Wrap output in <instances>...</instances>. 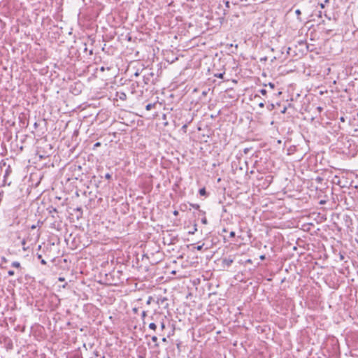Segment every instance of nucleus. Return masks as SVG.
Returning <instances> with one entry per match:
<instances>
[{
  "label": "nucleus",
  "mask_w": 358,
  "mask_h": 358,
  "mask_svg": "<svg viewBox=\"0 0 358 358\" xmlns=\"http://www.w3.org/2000/svg\"><path fill=\"white\" fill-rule=\"evenodd\" d=\"M156 303L159 305V308L162 310L169 308L168 299L165 296H159L157 297Z\"/></svg>",
  "instance_id": "f257e3e1"
},
{
  "label": "nucleus",
  "mask_w": 358,
  "mask_h": 358,
  "mask_svg": "<svg viewBox=\"0 0 358 358\" xmlns=\"http://www.w3.org/2000/svg\"><path fill=\"white\" fill-rule=\"evenodd\" d=\"M234 262V259L231 258H224L222 259V264L224 266H229Z\"/></svg>",
  "instance_id": "f03ea898"
},
{
  "label": "nucleus",
  "mask_w": 358,
  "mask_h": 358,
  "mask_svg": "<svg viewBox=\"0 0 358 358\" xmlns=\"http://www.w3.org/2000/svg\"><path fill=\"white\" fill-rule=\"evenodd\" d=\"M154 76V73L152 72L148 73V75H145L143 76V80L145 84L148 85L150 82V77H152Z\"/></svg>",
  "instance_id": "7ed1b4c3"
},
{
  "label": "nucleus",
  "mask_w": 358,
  "mask_h": 358,
  "mask_svg": "<svg viewBox=\"0 0 358 358\" xmlns=\"http://www.w3.org/2000/svg\"><path fill=\"white\" fill-rule=\"evenodd\" d=\"M11 172H12L11 167L10 166H8L7 169L5 171V174L3 176L4 180L11 173Z\"/></svg>",
  "instance_id": "20e7f679"
},
{
  "label": "nucleus",
  "mask_w": 358,
  "mask_h": 358,
  "mask_svg": "<svg viewBox=\"0 0 358 358\" xmlns=\"http://www.w3.org/2000/svg\"><path fill=\"white\" fill-rule=\"evenodd\" d=\"M11 266L16 268H19V269L22 268L20 263L17 261L13 262Z\"/></svg>",
  "instance_id": "39448f33"
},
{
  "label": "nucleus",
  "mask_w": 358,
  "mask_h": 358,
  "mask_svg": "<svg viewBox=\"0 0 358 358\" xmlns=\"http://www.w3.org/2000/svg\"><path fill=\"white\" fill-rule=\"evenodd\" d=\"M197 231V225L196 224H194L193 228H192V230L189 231V234H194L196 231Z\"/></svg>",
  "instance_id": "423d86ee"
},
{
  "label": "nucleus",
  "mask_w": 358,
  "mask_h": 358,
  "mask_svg": "<svg viewBox=\"0 0 358 358\" xmlns=\"http://www.w3.org/2000/svg\"><path fill=\"white\" fill-rule=\"evenodd\" d=\"M156 103H148V105H146L145 106V109L147 110H150L152 108H155Z\"/></svg>",
  "instance_id": "0eeeda50"
},
{
  "label": "nucleus",
  "mask_w": 358,
  "mask_h": 358,
  "mask_svg": "<svg viewBox=\"0 0 358 358\" xmlns=\"http://www.w3.org/2000/svg\"><path fill=\"white\" fill-rule=\"evenodd\" d=\"M199 192L201 196H206L207 195V192H206L205 188L200 189Z\"/></svg>",
  "instance_id": "6e6552de"
},
{
  "label": "nucleus",
  "mask_w": 358,
  "mask_h": 358,
  "mask_svg": "<svg viewBox=\"0 0 358 358\" xmlns=\"http://www.w3.org/2000/svg\"><path fill=\"white\" fill-rule=\"evenodd\" d=\"M37 257L38 259H41V263L43 265H45L47 263H46V261L44 260L43 258H42V255H39L38 254L37 255Z\"/></svg>",
  "instance_id": "1a4fd4ad"
},
{
  "label": "nucleus",
  "mask_w": 358,
  "mask_h": 358,
  "mask_svg": "<svg viewBox=\"0 0 358 358\" xmlns=\"http://www.w3.org/2000/svg\"><path fill=\"white\" fill-rule=\"evenodd\" d=\"M149 328L152 330L155 331L157 329V325L154 322H152L149 324Z\"/></svg>",
  "instance_id": "9d476101"
},
{
  "label": "nucleus",
  "mask_w": 358,
  "mask_h": 358,
  "mask_svg": "<svg viewBox=\"0 0 358 358\" xmlns=\"http://www.w3.org/2000/svg\"><path fill=\"white\" fill-rule=\"evenodd\" d=\"M329 0H324V3H319V5H320L321 8H324L325 4L329 3Z\"/></svg>",
  "instance_id": "9b49d317"
},
{
  "label": "nucleus",
  "mask_w": 358,
  "mask_h": 358,
  "mask_svg": "<svg viewBox=\"0 0 358 358\" xmlns=\"http://www.w3.org/2000/svg\"><path fill=\"white\" fill-rule=\"evenodd\" d=\"M264 86H268L271 90H273L275 88V84L272 83H269L268 85H264Z\"/></svg>",
  "instance_id": "f8f14e48"
},
{
  "label": "nucleus",
  "mask_w": 358,
  "mask_h": 358,
  "mask_svg": "<svg viewBox=\"0 0 358 358\" xmlns=\"http://www.w3.org/2000/svg\"><path fill=\"white\" fill-rule=\"evenodd\" d=\"M259 92L263 95V96H266L268 91L266 90V89H262L259 90Z\"/></svg>",
  "instance_id": "ddd939ff"
},
{
  "label": "nucleus",
  "mask_w": 358,
  "mask_h": 358,
  "mask_svg": "<svg viewBox=\"0 0 358 358\" xmlns=\"http://www.w3.org/2000/svg\"><path fill=\"white\" fill-rule=\"evenodd\" d=\"M224 75V73H220L215 74V76L219 78H223V76Z\"/></svg>",
  "instance_id": "4468645a"
},
{
  "label": "nucleus",
  "mask_w": 358,
  "mask_h": 358,
  "mask_svg": "<svg viewBox=\"0 0 358 358\" xmlns=\"http://www.w3.org/2000/svg\"><path fill=\"white\" fill-rule=\"evenodd\" d=\"M201 222L203 224H208L207 218L205 216L201 219Z\"/></svg>",
  "instance_id": "2eb2a0df"
},
{
  "label": "nucleus",
  "mask_w": 358,
  "mask_h": 358,
  "mask_svg": "<svg viewBox=\"0 0 358 358\" xmlns=\"http://www.w3.org/2000/svg\"><path fill=\"white\" fill-rule=\"evenodd\" d=\"M50 213H57V210L55 208H51V209L49 210Z\"/></svg>",
  "instance_id": "dca6fc26"
},
{
  "label": "nucleus",
  "mask_w": 358,
  "mask_h": 358,
  "mask_svg": "<svg viewBox=\"0 0 358 358\" xmlns=\"http://www.w3.org/2000/svg\"><path fill=\"white\" fill-rule=\"evenodd\" d=\"M101 145V143L100 142H96L94 145V148L93 149H95L97 147H100Z\"/></svg>",
  "instance_id": "f3484780"
},
{
  "label": "nucleus",
  "mask_w": 358,
  "mask_h": 358,
  "mask_svg": "<svg viewBox=\"0 0 358 358\" xmlns=\"http://www.w3.org/2000/svg\"><path fill=\"white\" fill-rule=\"evenodd\" d=\"M204 244L203 243L202 245H198L196 249L199 251L201 250L203 247Z\"/></svg>",
  "instance_id": "a211bd4d"
},
{
  "label": "nucleus",
  "mask_w": 358,
  "mask_h": 358,
  "mask_svg": "<svg viewBox=\"0 0 358 358\" xmlns=\"http://www.w3.org/2000/svg\"><path fill=\"white\" fill-rule=\"evenodd\" d=\"M187 125L185 124H184L182 127V130L184 131V132H186L187 131Z\"/></svg>",
  "instance_id": "6ab92c4d"
},
{
  "label": "nucleus",
  "mask_w": 358,
  "mask_h": 358,
  "mask_svg": "<svg viewBox=\"0 0 358 358\" xmlns=\"http://www.w3.org/2000/svg\"><path fill=\"white\" fill-rule=\"evenodd\" d=\"M8 274L9 276H13V275H14L15 272L13 271H12V270H10V271H8Z\"/></svg>",
  "instance_id": "aec40b11"
},
{
  "label": "nucleus",
  "mask_w": 358,
  "mask_h": 358,
  "mask_svg": "<svg viewBox=\"0 0 358 358\" xmlns=\"http://www.w3.org/2000/svg\"><path fill=\"white\" fill-rule=\"evenodd\" d=\"M146 315H147V313H146V311H143V312H142V314H141V317H142L143 320H144V318L146 317Z\"/></svg>",
  "instance_id": "412c9836"
},
{
  "label": "nucleus",
  "mask_w": 358,
  "mask_h": 358,
  "mask_svg": "<svg viewBox=\"0 0 358 358\" xmlns=\"http://www.w3.org/2000/svg\"><path fill=\"white\" fill-rule=\"evenodd\" d=\"M151 339H152V342H154V343H157V341L158 340V338L156 336H153Z\"/></svg>",
  "instance_id": "4be33fe9"
},
{
  "label": "nucleus",
  "mask_w": 358,
  "mask_h": 358,
  "mask_svg": "<svg viewBox=\"0 0 358 358\" xmlns=\"http://www.w3.org/2000/svg\"><path fill=\"white\" fill-rule=\"evenodd\" d=\"M120 99H122V100L125 99H126V94L124 93H122L121 96H120Z\"/></svg>",
  "instance_id": "5701e85b"
},
{
  "label": "nucleus",
  "mask_w": 358,
  "mask_h": 358,
  "mask_svg": "<svg viewBox=\"0 0 358 358\" xmlns=\"http://www.w3.org/2000/svg\"><path fill=\"white\" fill-rule=\"evenodd\" d=\"M152 299H152V296H149V297H148V301H147V304H148V305L150 304V303H151V301H152Z\"/></svg>",
  "instance_id": "b1692460"
},
{
  "label": "nucleus",
  "mask_w": 358,
  "mask_h": 358,
  "mask_svg": "<svg viewBox=\"0 0 358 358\" xmlns=\"http://www.w3.org/2000/svg\"><path fill=\"white\" fill-rule=\"evenodd\" d=\"M105 178L107 180H110L111 178V175L110 173H106L105 175Z\"/></svg>",
  "instance_id": "393cba45"
},
{
  "label": "nucleus",
  "mask_w": 358,
  "mask_h": 358,
  "mask_svg": "<svg viewBox=\"0 0 358 358\" xmlns=\"http://www.w3.org/2000/svg\"><path fill=\"white\" fill-rule=\"evenodd\" d=\"M160 326H161L162 330H164L166 328V326H165V324H164V322H161V325Z\"/></svg>",
  "instance_id": "a878e982"
},
{
  "label": "nucleus",
  "mask_w": 358,
  "mask_h": 358,
  "mask_svg": "<svg viewBox=\"0 0 358 358\" xmlns=\"http://www.w3.org/2000/svg\"><path fill=\"white\" fill-rule=\"evenodd\" d=\"M235 235H236V234H235V232H234V231H231V232H230V234H229V236H230L231 238H234V237H235Z\"/></svg>",
  "instance_id": "bb28decb"
},
{
  "label": "nucleus",
  "mask_w": 358,
  "mask_h": 358,
  "mask_svg": "<svg viewBox=\"0 0 358 358\" xmlns=\"http://www.w3.org/2000/svg\"><path fill=\"white\" fill-rule=\"evenodd\" d=\"M295 13L297 15H300L301 14V12L299 9H297L295 11Z\"/></svg>",
  "instance_id": "cd10ccee"
},
{
  "label": "nucleus",
  "mask_w": 358,
  "mask_h": 358,
  "mask_svg": "<svg viewBox=\"0 0 358 358\" xmlns=\"http://www.w3.org/2000/svg\"><path fill=\"white\" fill-rule=\"evenodd\" d=\"M259 106L260 108H264V103L263 102H260V103H259Z\"/></svg>",
  "instance_id": "c85d7f7f"
},
{
  "label": "nucleus",
  "mask_w": 358,
  "mask_h": 358,
  "mask_svg": "<svg viewBox=\"0 0 358 358\" xmlns=\"http://www.w3.org/2000/svg\"><path fill=\"white\" fill-rule=\"evenodd\" d=\"M58 280H59V281H60V282H63V281H64V280H65L64 278H63V277H59Z\"/></svg>",
  "instance_id": "c756f323"
},
{
  "label": "nucleus",
  "mask_w": 358,
  "mask_h": 358,
  "mask_svg": "<svg viewBox=\"0 0 358 358\" xmlns=\"http://www.w3.org/2000/svg\"><path fill=\"white\" fill-rule=\"evenodd\" d=\"M226 7L229 8V1L226 2Z\"/></svg>",
  "instance_id": "7c9ffc66"
},
{
  "label": "nucleus",
  "mask_w": 358,
  "mask_h": 358,
  "mask_svg": "<svg viewBox=\"0 0 358 358\" xmlns=\"http://www.w3.org/2000/svg\"><path fill=\"white\" fill-rule=\"evenodd\" d=\"M202 94H203V96H206V95L207 94V91H203V92H202Z\"/></svg>",
  "instance_id": "2f4dec72"
},
{
  "label": "nucleus",
  "mask_w": 358,
  "mask_h": 358,
  "mask_svg": "<svg viewBox=\"0 0 358 358\" xmlns=\"http://www.w3.org/2000/svg\"><path fill=\"white\" fill-rule=\"evenodd\" d=\"M193 206L195 208H199V206L198 204L194 205Z\"/></svg>",
  "instance_id": "473e14b6"
},
{
  "label": "nucleus",
  "mask_w": 358,
  "mask_h": 358,
  "mask_svg": "<svg viewBox=\"0 0 358 358\" xmlns=\"http://www.w3.org/2000/svg\"><path fill=\"white\" fill-rule=\"evenodd\" d=\"M100 71H105V68L103 66L101 67Z\"/></svg>",
  "instance_id": "72a5a7b5"
},
{
  "label": "nucleus",
  "mask_w": 358,
  "mask_h": 358,
  "mask_svg": "<svg viewBox=\"0 0 358 358\" xmlns=\"http://www.w3.org/2000/svg\"><path fill=\"white\" fill-rule=\"evenodd\" d=\"M166 341H167L166 338L164 337V338H162V342H164V343H165V342H166Z\"/></svg>",
  "instance_id": "f704fd0d"
},
{
  "label": "nucleus",
  "mask_w": 358,
  "mask_h": 358,
  "mask_svg": "<svg viewBox=\"0 0 358 358\" xmlns=\"http://www.w3.org/2000/svg\"><path fill=\"white\" fill-rule=\"evenodd\" d=\"M173 214H174L175 215H177L178 214V212L177 210H175V211L173 212Z\"/></svg>",
  "instance_id": "c9c22d12"
},
{
  "label": "nucleus",
  "mask_w": 358,
  "mask_h": 358,
  "mask_svg": "<svg viewBox=\"0 0 358 358\" xmlns=\"http://www.w3.org/2000/svg\"><path fill=\"white\" fill-rule=\"evenodd\" d=\"M84 45H85V49H84V50H85V51H87V47H86V46H87V45H86V43H85V44H84Z\"/></svg>",
  "instance_id": "e433bc0d"
},
{
  "label": "nucleus",
  "mask_w": 358,
  "mask_h": 358,
  "mask_svg": "<svg viewBox=\"0 0 358 358\" xmlns=\"http://www.w3.org/2000/svg\"><path fill=\"white\" fill-rule=\"evenodd\" d=\"M286 111V108H285L282 110V113H285Z\"/></svg>",
  "instance_id": "4c0bfd02"
},
{
  "label": "nucleus",
  "mask_w": 358,
  "mask_h": 358,
  "mask_svg": "<svg viewBox=\"0 0 358 358\" xmlns=\"http://www.w3.org/2000/svg\"><path fill=\"white\" fill-rule=\"evenodd\" d=\"M341 122H344V121H345L344 117H341Z\"/></svg>",
  "instance_id": "58836bf2"
},
{
  "label": "nucleus",
  "mask_w": 358,
  "mask_h": 358,
  "mask_svg": "<svg viewBox=\"0 0 358 358\" xmlns=\"http://www.w3.org/2000/svg\"><path fill=\"white\" fill-rule=\"evenodd\" d=\"M25 243H26L25 240H23V241H22V245H24V244H25Z\"/></svg>",
  "instance_id": "ea45409f"
},
{
  "label": "nucleus",
  "mask_w": 358,
  "mask_h": 358,
  "mask_svg": "<svg viewBox=\"0 0 358 358\" xmlns=\"http://www.w3.org/2000/svg\"><path fill=\"white\" fill-rule=\"evenodd\" d=\"M133 310H134V313H136V312H137V308H134L133 309Z\"/></svg>",
  "instance_id": "a19ab883"
},
{
  "label": "nucleus",
  "mask_w": 358,
  "mask_h": 358,
  "mask_svg": "<svg viewBox=\"0 0 358 358\" xmlns=\"http://www.w3.org/2000/svg\"><path fill=\"white\" fill-rule=\"evenodd\" d=\"M289 50H290V48H288V49H287V53H288V54H289Z\"/></svg>",
  "instance_id": "79ce46f5"
},
{
  "label": "nucleus",
  "mask_w": 358,
  "mask_h": 358,
  "mask_svg": "<svg viewBox=\"0 0 358 358\" xmlns=\"http://www.w3.org/2000/svg\"><path fill=\"white\" fill-rule=\"evenodd\" d=\"M261 60H266V57L262 58Z\"/></svg>",
  "instance_id": "37998d69"
},
{
  "label": "nucleus",
  "mask_w": 358,
  "mask_h": 358,
  "mask_svg": "<svg viewBox=\"0 0 358 358\" xmlns=\"http://www.w3.org/2000/svg\"><path fill=\"white\" fill-rule=\"evenodd\" d=\"M261 259H264V255L261 256Z\"/></svg>",
  "instance_id": "c03bdc74"
},
{
  "label": "nucleus",
  "mask_w": 358,
  "mask_h": 358,
  "mask_svg": "<svg viewBox=\"0 0 358 358\" xmlns=\"http://www.w3.org/2000/svg\"><path fill=\"white\" fill-rule=\"evenodd\" d=\"M3 262H6V258H4V257H3Z\"/></svg>",
  "instance_id": "a18cd8bd"
},
{
  "label": "nucleus",
  "mask_w": 358,
  "mask_h": 358,
  "mask_svg": "<svg viewBox=\"0 0 358 358\" xmlns=\"http://www.w3.org/2000/svg\"><path fill=\"white\" fill-rule=\"evenodd\" d=\"M90 55H92V50H90Z\"/></svg>",
  "instance_id": "49530a36"
},
{
  "label": "nucleus",
  "mask_w": 358,
  "mask_h": 358,
  "mask_svg": "<svg viewBox=\"0 0 358 358\" xmlns=\"http://www.w3.org/2000/svg\"><path fill=\"white\" fill-rule=\"evenodd\" d=\"M321 14H322V13H321V11H320V14H319V16H320V17H321V16H322V15H321Z\"/></svg>",
  "instance_id": "de8ad7c7"
},
{
  "label": "nucleus",
  "mask_w": 358,
  "mask_h": 358,
  "mask_svg": "<svg viewBox=\"0 0 358 358\" xmlns=\"http://www.w3.org/2000/svg\"><path fill=\"white\" fill-rule=\"evenodd\" d=\"M270 108H273V104H271V106H270Z\"/></svg>",
  "instance_id": "09e8293b"
},
{
  "label": "nucleus",
  "mask_w": 358,
  "mask_h": 358,
  "mask_svg": "<svg viewBox=\"0 0 358 358\" xmlns=\"http://www.w3.org/2000/svg\"><path fill=\"white\" fill-rule=\"evenodd\" d=\"M270 108H273V104H271V106H270Z\"/></svg>",
  "instance_id": "8fccbe9b"
},
{
  "label": "nucleus",
  "mask_w": 358,
  "mask_h": 358,
  "mask_svg": "<svg viewBox=\"0 0 358 358\" xmlns=\"http://www.w3.org/2000/svg\"><path fill=\"white\" fill-rule=\"evenodd\" d=\"M135 76H138V73H135Z\"/></svg>",
  "instance_id": "3c124183"
},
{
  "label": "nucleus",
  "mask_w": 358,
  "mask_h": 358,
  "mask_svg": "<svg viewBox=\"0 0 358 358\" xmlns=\"http://www.w3.org/2000/svg\"><path fill=\"white\" fill-rule=\"evenodd\" d=\"M319 110H322V108L321 107H319L318 108Z\"/></svg>",
  "instance_id": "603ef678"
},
{
  "label": "nucleus",
  "mask_w": 358,
  "mask_h": 358,
  "mask_svg": "<svg viewBox=\"0 0 358 358\" xmlns=\"http://www.w3.org/2000/svg\"><path fill=\"white\" fill-rule=\"evenodd\" d=\"M357 30H358V27H357Z\"/></svg>",
  "instance_id": "864d4df0"
}]
</instances>
